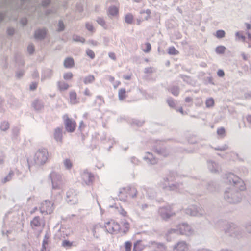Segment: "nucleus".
<instances>
[{
	"instance_id": "a18cd8bd",
	"label": "nucleus",
	"mask_w": 251,
	"mask_h": 251,
	"mask_svg": "<svg viewBox=\"0 0 251 251\" xmlns=\"http://www.w3.org/2000/svg\"><path fill=\"white\" fill-rule=\"evenodd\" d=\"M167 102L168 105L170 107L174 108V109H175L176 108V105L175 100L173 98H168L167 100Z\"/></svg>"
},
{
	"instance_id": "052dcab7",
	"label": "nucleus",
	"mask_w": 251,
	"mask_h": 251,
	"mask_svg": "<svg viewBox=\"0 0 251 251\" xmlns=\"http://www.w3.org/2000/svg\"><path fill=\"white\" fill-rule=\"evenodd\" d=\"M28 52L30 54H32L35 50L34 46L32 44H29L27 47Z\"/></svg>"
},
{
	"instance_id": "ddd939ff",
	"label": "nucleus",
	"mask_w": 251,
	"mask_h": 251,
	"mask_svg": "<svg viewBox=\"0 0 251 251\" xmlns=\"http://www.w3.org/2000/svg\"><path fill=\"white\" fill-rule=\"evenodd\" d=\"M112 224V227L106 229V232L110 234H113L115 231H119L121 229V226L119 223L115 222L114 220H111L106 223V225Z\"/></svg>"
},
{
	"instance_id": "423d86ee",
	"label": "nucleus",
	"mask_w": 251,
	"mask_h": 251,
	"mask_svg": "<svg viewBox=\"0 0 251 251\" xmlns=\"http://www.w3.org/2000/svg\"><path fill=\"white\" fill-rule=\"evenodd\" d=\"M48 154L47 149H39L34 156V160L35 164L38 165L44 164L48 159Z\"/></svg>"
},
{
	"instance_id": "de8ad7c7",
	"label": "nucleus",
	"mask_w": 251,
	"mask_h": 251,
	"mask_svg": "<svg viewBox=\"0 0 251 251\" xmlns=\"http://www.w3.org/2000/svg\"><path fill=\"white\" fill-rule=\"evenodd\" d=\"M73 40L75 42H79L82 43H84L85 41V40L84 38L76 35H74L73 36Z\"/></svg>"
},
{
	"instance_id": "0eeeda50",
	"label": "nucleus",
	"mask_w": 251,
	"mask_h": 251,
	"mask_svg": "<svg viewBox=\"0 0 251 251\" xmlns=\"http://www.w3.org/2000/svg\"><path fill=\"white\" fill-rule=\"evenodd\" d=\"M185 212L187 215L196 217H202L205 214L203 209L195 205H191L185 209Z\"/></svg>"
},
{
	"instance_id": "e433bc0d",
	"label": "nucleus",
	"mask_w": 251,
	"mask_h": 251,
	"mask_svg": "<svg viewBox=\"0 0 251 251\" xmlns=\"http://www.w3.org/2000/svg\"><path fill=\"white\" fill-rule=\"evenodd\" d=\"M214 100L212 98L207 99L205 101V105L207 108H211L214 105Z\"/></svg>"
},
{
	"instance_id": "774afa93",
	"label": "nucleus",
	"mask_w": 251,
	"mask_h": 251,
	"mask_svg": "<svg viewBox=\"0 0 251 251\" xmlns=\"http://www.w3.org/2000/svg\"><path fill=\"white\" fill-rule=\"evenodd\" d=\"M146 49L144 50L145 52L148 53L151 50V45L149 43H146Z\"/></svg>"
},
{
	"instance_id": "6e6d98bb",
	"label": "nucleus",
	"mask_w": 251,
	"mask_h": 251,
	"mask_svg": "<svg viewBox=\"0 0 251 251\" xmlns=\"http://www.w3.org/2000/svg\"><path fill=\"white\" fill-rule=\"evenodd\" d=\"M228 148V146L226 144H225L221 147L218 146L217 147H215L214 149L215 150H217V151H224L227 150Z\"/></svg>"
},
{
	"instance_id": "2eb2a0df",
	"label": "nucleus",
	"mask_w": 251,
	"mask_h": 251,
	"mask_svg": "<svg viewBox=\"0 0 251 251\" xmlns=\"http://www.w3.org/2000/svg\"><path fill=\"white\" fill-rule=\"evenodd\" d=\"M187 245L184 241L178 242L173 247V251H186Z\"/></svg>"
},
{
	"instance_id": "a19ab883",
	"label": "nucleus",
	"mask_w": 251,
	"mask_h": 251,
	"mask_svg": "<svg viewBox=\"0 0 251 251\" xmlns=\"http://www.w3.org/2000/svg\"><path fill=\"white\" fill-rule=\"evenodd\" d=\"M215 186L216 184L215 182L213 181L210 182L208 183L206 185L207 189L210 192H213L215 191L216 189Z\"/></svg>"
},
{
	"instance_id": "c85d7f7f",
	"label": "nucleus",
	"mask_w": 251,
	"mask_h": 251,
	"mask_svg": "<svg viewBox=\"0 0 251 251\" xmlns=\"http://www.w3.org/2000/svg\"><path fill=\"white\" fill-rule=\"evenodd\" d=\"M57 86L60 91H65L68 89L69 86L65 82L63 81H59L57 82Z\"/></svg>"
},
{
	"instance_id": "4468645a",
	"label": "nucleus",
	"mask_w": 251,
	"mask_h": 251,
	"mask_svg": "<svg viewBox=\"0 0 251 251\" xmlns=\"http://www.w3.org/2000/svg\"><path fill=\"white\" fill-rule=\"evenodd\" d=\"M207 163L208 168L211 172L214 173L219 172V165L216 162L209 160L207 161Z\"/></svg>"
},
{
	"instance_id": "f704fd0d",
	"label": "nucleus",
	"mask_w": 251,
	"mask_h": 251,
	"mask_svg": "<svg viewBox=\"0 0 251 251\" xmlns=\"http://www.w3.org/2000/svg\"><path fill=\"white\" fill-rule=\"evenodd\" d=\"M65 29V25L62 20H59L57 24V28L56 31L61 32L63 31Z\"/></svg>"
},
{
	"instance_id": "c756f323",
	"label": "nucleus",
	"mask_w": 251,
	"mask_h": 251,
	"mask_svg": "<svg viewBox=\"0 0 251 251\" xmlns=\"http://www.w3.org/2000/svg\"><path fill=\"white\" fill-rule=\"evenodd\" d=\"M14 172L13 171L11 170L9 172L8 174L4 178H3L2 179V180H1L2 183L5 184L7 182L10 181L12 179L13 176H14Z\"/></svg>"
},
{
	"instance_id": "6e6552de",
	"label": "nucleus",
	"mask_w": 251,
	"mask_h": 251,
	"mask_svg": "<svg viewBox=\"0 0 251 251\" xmlns=\"http://www.w3.org/2000/svg\"><path fill=\"white\" fill-rule=\"evenodd\" d=\"M49 177L51 181L52 189H58L61 182V175L58 173L53 171L50 174Z\"/></svg>"
},
{
	"instance_id": "09e8293b",
	"label": "nucleus",
	"mask_w": 251,
	"mask_h": 251,
	"mask_svg": "<svg viewBox=\"0 0 251 251\" xmlns=\"http://www.w3.org/2000/svg\"><path fill=\"white\" fill-rule=\"evenodd\" d=\"M64 165L65 168L68 170L70 169L73 166L71 161L69 159H68V158L64 160Z\"/></svg>"
},
{
	"instance_id": "69168bd1",
	"label": "nucleus",
	"mask_w": 251,
	"mask_h": 251,
	"mask_svg": "<svg viewBox=\"0 0 251 251\" xmlns=\"http://www.w3.org/2000/svg\"><path fill=\"white\" fill-rule=\"evenodd\" d=\"M86 29L90 32H94V29L92 24L87 23L85 25Z\"/></svg>"
},
{
	"instance_id": "39448f33",
	"label": "nucleus",
	"mask_w": 251,
	"mask_h": 251,
	"mask_svg": "<svg viewBox=\"0 0 251 251\" xmlns=\"http://www.w3.org/2000/svg\"><path fill=\"white\" fill-rule=\"evenodd\" d=\"M158 213L161 219L165 221H168L172 217L176 214L171 205L160 207L158 210Z\"/></svg>"
},
{
	"instance_id": "9d476101",
	"label": "nucleus",
	"mask_w": 251,
	"mask_h": 251,
	"mask_svg": "<svg viewBox=\"0 0 251 251\" xmlns=\"http://www.w3.org/2000/svg\"><path fill=\"white\" fill-rule=\"evenodd\" d=\"M179 234L186 236H190L193 233V230L187 223H182L177 226Z\"/></svg>"
},
{
	"instance_id": "e2e57ef3",
	"label": "nucleus",
	"mask_w": 251,
	"mask_h": 251,
	"mask_svg": "<svg viewBox=\"0 0 251 251\" xmlns=\"http://www.w3.org/2000/svg\"><path fill=\"white\" fill-rule=\"evenodd\" d=\"M123 226L124 227L123 232L125 234H126V232L128 231V230L129 229V224L128 222H127L126 221L124 223Z\"/></svg>"
},
{
	"instance_id": "7ed1b4c3",
	"label": "nucleus",
	"mask_w": 251,
	"mask_h": 251,
	"mask_svg": "<svg viewBox=\"0 0 251 251\" xmlns=\"http://www.w3.org/2000/svg\"><path fill=\"white\" fill-rule=\"evenodd\" d=\"M137 190L135 187L131 186L127 187H123L120 189L118 196L121 201L126 202L127 195H129L132 198H135L137 196Z\"/></svg>"
},
{
	"instance_id": "4be33fe9",
	"label": "nucleus",
	"mask_w": 251,
	"mask_h": 251,
	"mask_svg": "<svg viewBox=\"0 0 251 251\" xmlns=\"http://www.w3.org/2000/svg\"><path fill=\"white\" fill-rule=\"evenodd\" d=\"M168 90L175 96H177L180 92L179 87L176 85H172L169 87Z\"/></svg>"
},
{
	"instance_id": "1a4fd4ad",
	"label": "nucleus",
	"mask_w": 251,
	"mask_h": 251,
	"mask_svg": "<svg viewBox=\"0 0 251 251\" xmlns=\"http://www.w3.org/2000/svg\"><path fill=\"white\" fill-rule=\"evenodd\" d=\"M66 201L70 204H75L78 201L77 194L75 191L70 189L66 193Z\"/></svg>"
},
{
	"instance_id": "f8f14e48",
	"label": "nucleus",
	"mask_w": 251,
	"mask_h": 251,
	"mask_svg": "<svg viewBox=\"0 0 251 251\" xmlns=\"http://www.w3.org/2000/svg\"><path fill=\"white\" fill-rule=\"evenodd\" d=\"M48 33V29L46 28H38L36 29L34 34V37L38 40H44Z\"/></svg>"
},
{
	"instance_id": "20e7f679",
	"label": "nucleus",
	"mask_w": 251,
	"mask_h": 251,
	"mask_svg": "<svg viewBox=\"0 0 251 251\" xmlns=\"http://www.w3.org/2000/svg\"><path fill=\"white\" fill-rule=\"evenodd\" d=\"M164 140H156L153 148L154 151L158 155L166 157L170 154V151L164 145Z\"/></svg>"
},
{
	"instance_id": "cd10ccee",
	"label": "nucleus",
	"mask_w": 251,
	"mask_h": 251,
	"mask_svg": "<svg viewBox=\"0 0 251 251\" xmlns=\"http://www.w3.org/2000/svg\"><path fill=\"white\" fill-rule=\"evenodd\" d=\"M118 12L119 10L115 6H110L108 8V13L109 15L115 16L118 15Z\"/></svg>"
},
{
	"instance_id": "2f4dec72",
	"label": "nucleus",
	"mask_w": 251,
	"mask_h": 251,
	"mask_svg": "<svg viewBox=\"0 0 251 251\" xmlns=\"http://www.w3.org/2000/svg\"><path fill=\"white\" fill-rule=\"evenodd\" d=\"M118 97L120 100H122L126 98V90L125 88H121L119 90Z\"/></svg>"
},
{
	"instance_id": "5701e85b",
	"label": "nucleus",
	"mask_w": 251,
	"mask_h": 251,
	"mask_svg": "<svg viewBox=\"0 0 251 251\" xmlns=\"http://www.w3.org/2000/svg\"><path fill=\"white\" fill-rule=\"evenodd\" d=\"M141 16V19L142 20H148L150 18V14L151 13V10L147 9L145 10H141L140 12Z\"/></svg>"
},
{
	"instance_id": "6ab92c4d",
	"label": "nucleus",
	"mask_w": 251,
	"mask_h": 251,
	"mask_svg": "<svg viewBox=\"0 0 251 251\" xmlns=\"http://www.w3.org/2000/svg\"><path fill=\"white\" fill-rule=\"evenodd\" d=\"M41 225L40 218L39 216H35L30 221V226L33 229H35L36 228L39 227Z\"/></svg>"
},
{
	"instance_id": "ea45409f",
	"label": "nucleus",
	"mask_w": 251,
	"mask_h": 251,
	"mask_svg": "<svg viewBox=\"0 0 251 251\" xmlns=\"http://www.w3.org/2000/svg\"><path fill=\"white\" fill-rule=\"evenodd\" d=\"M156 249L154 251H166V247L163 244L156 243Z\"/></svg>"
},
{
	"instance_id": "603ef678",
	"label": "nucleus",
	"mask_w": 251,
	"mask_h": 251,
	"mask_svg": "<svg viewBox=\"0 0 251 251\" xmlns=\"http://www.w3.org/2000/svg\"><path fill=\"white\" fill-rule=\"evenodd\" d=\"M132 248V243L130 241H126L125 243V251H131Z\"/></svg>"
},
{
	"instance_id": "c03bdc74",
	"label": "nucleus",
	"mask_w": 251,
	"mask_h": 251,
	"mask_svg": "<svg viewBox=\"0 0 251 251\" xmlns=\"http://www.w3.org/2000/svg\"><path fill=\"white\" fill-rule=\"evenodd\" d=\"M226 50V48L223 46H219L215 49V52L219 54H223Z\"/></svg>"
},
{
	"instance_id": "13d9d810",
	"label": "nucleus",
	"mask_w": 251,
	"mask_h": 251,
	"mask_svg": "<svg viewBox=\"0 0 251 251\" xmlns=\"http://www.w3.org/2000/svg\"><path fill=\"white\" fill-rule=\"evenodd\" d=\"M236 37L238 39H240L243 41H245L246 37L245 36L242 35L241 32H237L235 34Z\"/></svg>"
},
{
	"instance_id": "f03ea898",
	"label": "nucleus",
	"mask_w": 251,
	"mask_h": 251,
	"mask_svg": "<svg viewBox=\"0 0 251 251\" xmlns=\"http://www.w3.org/2000/svg\"><path fill=\"white\" fill-rule=\"evenodd\" d=\"M224 229L226 234H228L231 237L239 238L246 235L247 233H251V223L248 222L245 224L242 228L239 227L234 223H228Z\"/></svg>"
},
{
	"instance_id": "37998d69",
	"label": "nucleus",
	"mask_w": 251,
	"mask_h": 251,
	"mask_svg": "<svg viewBox=\"0 0 251 251\" xmlns=\"http://www.w3.org/2000/svg\"><path fill=\"white\" fill-rule=\"evenodd\" d=\"M168 53L170 55H177L179 52L174 47L172 46L169 48Z\"/></svg>"
},
{
	"instance_id": "79ce46f5",
	"label": "nucleus",
	"mask_w": 251,
	"mask_h": 251,
	"mask_svg": "<svg viewBox=\"0 0 251 251\" xmlns=\"http://www.w3.org/2000/svg\"><path fill=\"white\" fill-rule=\"evenodd\" d=\"M62 246L66 248H70L73 246V242L68 240H64L62 242Z\"/></svg>"
},
{
	"instance_id": "8fccbe9b",
	"label": "nucleus",
	"mask_w": 251,
	"mask_h": 251,
	"mask_svg": "<svg viewBox=\"0 0 251 251\" xmlns=\"http://www.w3.org/2000/svg\"><path fill=\"white\" fill-rule=\"evenodd\" d=\"M217 133L221 137H224L226 134L225 129L223 127L218 128L217 130Z\"/></svg>"
},
{
	"instance_id": "bb28decb",
	"label": "nucleus",
	"mask_w": 251,
	"mask_h": 251,
	"mask_svg": "<svg viewBox=\"0 0 251 251\" xmlns=\"http://www.w3.org/2000/svg\"><path fill=\"white\" fill-rule=\"evenodd\" d=\"M70 100L71 104H75L78 102L77 100V95L75 91L70 92Z\"/></svg>"
},
{
	"instance_id": "0e129e2a",
	"label": "nucleus",
	"mask_w": 251,
	"mask_h": 251,
	"mask_svg": "<svg viewBox=\"0 0 251 251\" xmlns=\"http://www.w3.org/2000/svg\"><path fill=\"white\" fill-rule=\"evenodd\" d=\"M25 72L24 70H19L17 71L16 76L18 78H21L24 75Z\"/></svg>"
},
{
	"instance_id": "f3484780",
	"label": "nucleus",
	"mask_w": 251,
	"mask_h": 251,
	"mask_svg": "<svg viewBox=\"0 0 251 251\" xmlns=\"http://www.w3.org/2000/svg\"><path fill=\"white\" fill-rule=\"evenodd\" d=\"M32 106L36 111H40L44 108V103L42 100H35L32 102Z\"/></svg>"
},
{
	"instance_id": "a211bd4d",
	"label": "nucleus",
	"mask_w": 251,
	"mask_h": 251,
	"mask_svg": "<svg viewBox=\"0 0 251 251\" xmlns=\"http://www.w3.org/2000/svg\"><path fill=\"white\" fill-rule=\"evenodd\" d=\"M53 75V71L52 70L50 69H45L43 70L42 76L41 81H44L46 79L50 78Z\"/></svg>"
},
{
	"instance_id": "393cba45",
	"label": "nucleus",
	"mask_w": 251,
	"mask_h": 251,
	"mask_svg": "<svg viewBox=\"0 0 251 251\" xmlns=\"http://www.w3.org/2000/svg\"><path fill=\"white\" fill-rule=\"evenodd\" d=\"M53 204V203H52L49 200L45 201L43 205H46V206L47 207V212H49L50 213L51 212L53 211V210H54Z\"/></svg>"
},
{
	"instance_id": "c9c22d12",
	"label": "nucleus",
	"mask_w": 251,
	"mask_h": 251,
	"mask_svg": "<svg viewBox=\"0 0 251 251\" xmlns=\"http://www.w3.org/2000/svg\"><path fill=\"white\" fill-rule=\"evenodd\" d=\"M95 80V77L93 75H89L83 79V82L85 84L92 83Z\"/></svg>"
},
{
	"instance_id": "9b49d317",
	"label": "nucleus",
	"mask_w": 251,
	"mask_h": 251,
	"mask_svg": "<svg viewBox=\"0 0 251 251\" xmlns=\"http://www.w3.org/2000/svg\"><path fill=\"white\" fill-rule=\"evenodd\" d=\"M81 176L84 182L87 185H91L92 183L94 178L93 174L90 172H89L87 169H85L83 170L81 174Z\"/></svg>"
},
{
	"instance_id": "bf43d9fd",
	"label": "nucleus",
	"mask_w": 251,
	"mask_h": 251,
	"mask_svg": "<svg viewBox=\"0 0 251 251\" xmlns=\"http://www.w3.org/2000/svg\"><path fill=\"white\" fill-rule=\"evenodd\" d=\"M73 74L71 72L67 73L64 74L63 78L65 80H70L73 77Z\"/></svg>"
},
{
	"instance_id": "dca6fc26",
	"label": "nucleus",
	"mask_w": 251,
	"mask_h": 251,
	"mask_svg": "<svg viewBox=\"0 0 251 251\" xmlns=\"http://www.w3.org/2000/svg\"><path fill=\"white\" fill-rule=\"evenodd\" d=\"M179 187L180 184L177 183L171 185L169 183H168V185H167L166 183H164L163 184L162 188L164 189L177 192L179 190Z\"/></svg>"
},
{
	"instance_id": "aec40b11",
	"label": "nucleus",
	"mask_w": 251,
	"mask_h": 251,
	"mask_svg": "<svg viewBox=\"0 0 251 251\" xmlns=\"http://www.w3.org/2000/svg\"><path fill=\"white\" fill-rule=\"evenodd\" d=\"M54 138L57 142H61L62 139V128L57 127L54 130Z\"/></svg>"
},
{
	"instance_id": "5fc2aeb1",
	"label": "nucleus",
	"mask_w": 251,
	"mask_h": 251,
	"mask_svg": "<svg viewBox=\"0 0 251 251\" xmlns=\"http://www.w3.org/2000/svg\"><path fill=\"white\" fill-rule=\"evenodd\" d=\"M97 138L100 139L101 141H103L106 139V133L104 132H98L97 133Z\"/></svg>"
},
{
	"instance_id": "4d7b16f0",
	"label": "nucleus",
	"mask_w": 251,
	"mask_h": 251,
	"mask_svg": "<svg viewBox=\"0 0 251 251\" xmlns=\"http://www.w3.org/2000/svg\"><path fill=\"white\" fill-rule=\"evenodd\" d=\"M51 0H42L41 1V6L44 8L48 7L50 4Z\"/></svg>"
},
{
	"instance_id": "58836bf2",
	"label": "nucleus",
	"mask_w": 251,
	"mask_h": 251,
	"mask_svg": "<svg viewBox=\"0 0 251 251\" xmlns=\"http://www.w3.org/2000/svg\"><path fill=\"white\" fill-rule=\"evenodd\" d=\"M141 241L138 240L134 244L133 251H141L142 250V247H141Z\"/></svg>"
},
{
	"instance_id": "49530a36",
	"label": "nucleus",
	"mask_w": 251,
	"mask_h": 251,
	"mask_svg": "<svg viewBox=\"0 0 251 251\" xmlns=\"http://www.w3.org/2000/svg\"><path fill=\"white\" fill-rule=\"evenodd\" d=\"M96 21L97 23L102 27H103L104 29H106L107 28V25H106L105 22L103 18L101 17H98Z\"/></svg>"
},
{
	"instance_id": "864d4df0",
	"label": "nucleus",
	"mask_w": 251,
	"mask_h": 251,
	"mask_svg": "<svg viewBox=\"0 0 251 251\" xmlns=\"http://www.w3.org/2000/svg\"><path fill=\"white\" fill-rule=\"evenodd\" d=\"M86 54L88 56H89L91 59H94L95 57L94 52L92 50H91L89 49H88L86 50Z\"/></svg>"
},
{
	"instance_id": "412c9836",
	"label": "nucleus",
	"mask_w": 251,
	"mask_h": 251,
	"mask_svg": "<svg viewBox=\"0 0 251 251\" xmlns=\"http://www.w3.org/2000/svg\"><path fill=\"white\" fill-rule=\"evenodd\" d=\"M64 126H76V122L72 118H70L67 114L63 116Z\"/></svg>"
},
{
	"instance_id": "72a5a7b5",
	"label": "nucleus",
	"mask_w": 251,
	"mask_h": 251,
	"mask_svg": "<svg viewBox=\"0 0 251 251\" xmlns=\"http://www.w3.org/2000/svg\"><path fill=\"white\" fill-rule=\"evenodd\" d=\"M147 193L148 198L151 200H153L156 197V193L152 189H148L147 190Z\"/></svg>"
},
{
	"instance_id": "4c0bfd02",
	"label": "nucleus",
	"mask_w": 251,
	"mask_h": 251,
	"mask_svg": "<svg viewBox=\"0 0 251 251\" xmlns=\"http://www.w3.org/2000/svg\"><path fill=\"white\" fill-rule=\"evenodd\" d=\"M133 15L130 13H128L125 16V22L129 24H132L133 21Z\"/></svg>"
},
{
	"instance_id": "b1692460",
	"label": "nucleus",
	"mask_w": 251,
	"mask_h": 251,
	"mask_svg": "<svg viewBox=\"0 0 251 251\" xmlns=\"http://www.w3.org/2000/svg\"><path fill=\"white\" fill-rule=\"evenodd\" d=\"M12 218L13 219L9 224V226L12 228H14L16 225L20 222V220L19 216L16 213H15L13 215Z\"/></svg>"
},
{
	"instance_id": "473e14b6",
	"label": "nucleus",
	"mask_w": 251,
	"mask_h": 251,
	"mask_svg": "<svg viewBox=\"0 0 251 251\" xmlns=\"http://www.w3.org/2000/svg\"><path fill=\"white\" fill-rule=\"evenodd\" d=\"M172 234H179L177 227L176 228H171L168 230L166 234V236L167 239H168L169 237L171 238V235Z\"/></svg>"
},
{
	"instance_id": "3c124183",
	"label": "nucleus",
	"mask_w": 251,
	"mask_h": 251,
	"mask_svg": "<svg viewBox=\"0 0 251 251\" xmlns=\"http://www.w3.org/2000/svg\"><path fill=\"white\" fill-rule=\"evenodd\" d=\"M226 33L223 30H218L216 32V36L218 38H222L225 36Z\"/></svg>"
},
{
	"instance_id": "f257e3e1",
	"label": "nucleus",
	"mask_w": 251,
	"mask_h": 251,
	"mask_svg": "<svg viewBox=\"0 0 251 251\" xmlns=\"http://www.w3.org/2000/svg\"><path fill=\"white\" fill-rule=\"evenodd\" d=\"M225 183L231 185L224 194L225 200L229 203L236 204L241 202L242 200L241 191L246 188L244 182L238 176L233 173L227 175Z\"/></svg>"
},
{
	"instance_id": "680f3d73",
	"label": "nucleus",
	"mask_w": 251,
	"mask_h": 251,
	"mask_svg": "<svg viewBox=\"0 0 251 251\" xmlns=\"http://www.w3.org/2000/svg\"><path fill=\"white\" fill-rule=\"evenodd\" d=\"M6 32L8 35L13 36L15 32V30L14 28L9 27L7 28Z\"/></svg>"
},
{
	"instance_id": "7c9ffc66",
	"label": "nucleus",
	"mask_w": 251,
	"mask_h": 251,
	"mask_svg": "<svg viewBox=\"0 0 251 251\" xmlns=\"http://www.w3.org/2000/svg\"><path fill=\"white\" fill-rule=\"evenodd\" d=\"M128 123L129 124L134 125L135 126H142L145 124V121L139 120L137 119H128Z\"/></svg>"
},
{
	"instance_id": "338daca9",
	"label": "nucleus",
	"mask_w": 251,
	"mask_h": 251,
	"mask_svg": "<svg viewBox=\"0 0 251 251\" xmlns=\"http://www.w3.org/2000/svg\"><path fill=\"white\" fill-rule=\"evenodd\" d=\"M20 23L23 25L25 26L28 23V20L26 18L24 17L20 19Z\"/></svg>"
},
{
	"instance_id": "a878e982",
	"label": "nucleus",
	"mask_w": 251,
	"mask_h": 251,
	"mask_svg": "<svg viewBox=\"0 0 251 251\" xmlns=\"http://www.w3.org/2000/svg\"><path fill=\"white\" fill-rule=\"evenodd\" d=\"M74 65V59L71 57L67 58L64 61V65L65 68H72Z\"/></svg>"
}]
</instances>
